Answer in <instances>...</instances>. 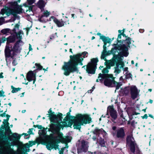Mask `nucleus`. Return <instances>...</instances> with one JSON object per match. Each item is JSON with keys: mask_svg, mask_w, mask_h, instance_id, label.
Returning a JSON list of instances; mask_svg holds the SVG:
<instances>
[{"mask_svg": "<svg viewBox=\"0 0 154 154\" xmlns=\"http://www.w3.org/2000/svg\"><path fill=\"white\" fill-rule=\"evenodd\" d=\"M62 116L61 114L57 115L55 114L50 115L51 121L56 123L51 124L50 125V130L52 132L56 134L54 140L51 139L48 136L46 135V130L45 128H43L39 131V137L36 139V143L46 145L47 148L48 150H51L53 148L55 149H58V145L56 140L58 142L64 140L63 134L60 132L61 128L66 125V123L62 121ZM65 140L66 142H69L70 141V139H68V137L66 138Z\"/></svg>", "mask_w": 154, "mask_h": 154, "instance_id": "1", "label": "nucleus"}, {"mask_svg": "<svg viewBox=\"0 0 154 154\" xmlns=\"http://www.w3.org/2000/svg\"><path fill=\"white\" fill-rule=\"evenodd\" d=\"M88 53L85 51L82 54H78L69 56L70 60L67 62H64L62 69L63 71V74L66 76H69L71 73L79 71L77 66L79 64L83 65L82 61L84 58L87 57Z\"/></svg>", "mask_w": 154, "mask_h": 154, "instance_id": "2", "label": "nucleus"}, {"mask_svg": "<svg viewBox=\"0 0 154 154\" xmlns=\"http://www.w3.org/2000/svg\"><path fill=\"white\" fill-rule=\"evenodd\" d=\"M35 144L34 142L29 141L21 147L18 148L16 151L13 150L10 151L8 149L7 142L3 139V136L0 135V153L1 154H25L29 146Z\"/></svg>", "mask_w": 154, "mask_h": 154, "instance_id": "3", "label": "nucleus"}, {"mask_svg": "<svg viewBox=\"0 0 154 154\" xmlns=\"http://www.w3.org/2000/svg\"><path fill=\"white\" fill-rule=\"evenodd\" d=\"M23 44L22 41L19 40L15 43L13 47L11 45L6 46L5 54L7 65L10 63V59L11 58L13 59L14 55L20 52Z\"/></svg>", "mask_w": 154, "mask_h": 154, "instance_id": "4", "label": "nucleus"}, {"mask_svg": "<svg viewBox=\"0 0 154 154\" xmlns=\"http://www.w3.org/2000/svg\"><path fill=\"white\" fill-rule=\"evenodd\" d=\"M20 0H17L16 2H11L9 3V8H5L1 9L0 13L4 17L9 16L11 14L15 15L24 12L21 6L18 5L17 2H20Z\"/></svg>", "mask_w": 154, "mask_h": 154, "instance_id": "5", "label": "nucleus"}, {"mask_svg": "<svg viewBox=\"0 0 154 154\" xmlns=\"http://www.w3.org/2000/svg\"><path fill=\"white\" fill-rule=\"evenodd\" d=\"M112 45L114 46L113 48L111 51H108V53L110 54L113 55V58L115 60H117L119 61L120 56L122 57H127L128 55V48L125 45H121L118 43L117 44H114Z\"/></svg>", "mask_w": 154, "mask_h": 154, "instance_id": "6", "label": "nucleus"}, {"mask_svg": "<svg viewBox=\"0 0 154 154\" xmlns=\"http://www.w3.org/2000/svg\"><path fill=\"white\" fill-rule=\"evenodd\" d=\"M91 120V118L88 116L77 115L73 120V126L75 128L79 129L83 124L89 123Z\"/></svg>", "mask_w": 154, "mask_h": 154, "instance_id": "7", "label": "nucleus"}, {"mask_svg": "<svg viewBox=\"0 0 154 154\" xmlns=\"http://www.w3.org/2000/svg\"><path fill=\"white\" fill-rule=\"evenodd\" d=\"M114 78L112 75L101 74L100 73L99 75L98 79L96 80L97 82H99V80L101 82H102L104 79V85L107 86L113 87L114 85Z\"/></svg>", "mask_w": 154, "mask_h": 154, "instance_id": "8", "label": "nucleus"}, {"mask_svg": "<svg viewBox=\"0 0 154 154\" xmlns=\"http://www.w3.org/2000/svg\"><path fill=\"white\" fill-rule=\"evenodd\" d=\"M93 133L97 136V143H99L100 145L102 146H105V141L103 138H101L99 135H102L103 136H105L107 134L106 132L102 128L99 129L98 128H96L93 131Z\"/></svg>", "mask_w": 154, "mask_h": 154, "instance_id": "9", "label": "nucleus"}, {"mask_svg": "<svg viewBox=\"0 0 154 154\" xmlns=\"http://www.w3.org/2000/svg\"><path fill=\"white\" fill-rule=\"evenodd\" d=\"M23 34V31L21 30L19 31L17 33L15 32L11 34V35L6 38L7 42L6 45H11L9 44L14 42L15 41L16 38L20 39H21L22 38V35Z\"/></svg>", "mask_w": 154, "mask_h": 154, "instance_id": "10", "label": "nucleus"}, {"mask_svg": "<svg viewBox=\"0 0 154 154\" xmlns=\"http://www.w3.org/2000/svg\"><path fill=\"white\" fill-rule=\"evenodd\" d=\"M98 61L97 58H93L91 60V62L89 63L87 66L86 71L88 73L93 74L95 73Z\"/></svg>", "mask_w": 154, "mask_h": 154, "instance_id": "11", "label": "nucleus"}, {"mask_svg": "<svg viewBox=\"0 0 154 154\" xmlns=\"http://www.w3.org/2000/svg\"><path fill=\"white\" fill-rule=\"evenodd\" d=\"M41 11L42 14L38 19L39 21L43 23H46L49 21V19L48 20L46 18H45L44 17L47 18L51 14L50 12L45 9H42Z\"/></svg>", "mask_w": 154, "mask_h": 154, "instance_id": "12", "label": "nucleus"}, {"mask_svg": "<svg viewBox=\"0 0 154 154\" xmlns=\"http://www.w3.org/2000/svg\"><path fill=\"white\" fill-rule=\"evenodd\" d=\"M88 143L84 140H82L78 146V153L82 152H86L88 150Z\"/></svg>", "mask_w": 154, "mask_h": 154, "instance_id": "13", "label": "nucleus"}, {"mask_svg": "<svg viewBox=\"0 0 154 154\" xmlns=\"http://www.w3.org/2000/svg\"><path fill=\"white\" fill-rule=\"evenodd\" d=\"M109 113L111 117L114 119L115 120L117 118V112L114 109L113 106H109L108 107L106 115H109Z\"/></svg>", "mask_w": 154, "mask_h": 154, "instance_id": "14", "label": "nucleus"}, {"mask_svg": "<svg viewBox=\"0 0 154 154\" xmlns=\"http://www.w3.org/2000/svg\"><path fill=\"white\" fill-rule=\"evenodd\" d=\"M130 90L131 97L132 99L134 100L139 96V91L135 86H131Z\"/></svg>", "mask_w": 154, "mask_h": 154, "instance_id": "15", "label": "nucleus"}, {"mask_svg": "<svg viewBox=\"0 0 154 154\" xmlns=\"http://www.w3.org/2000/svg\"><path fill=\"white\" fill-rule=\"evenodd\" d=\"M112 134L114 137L119 138H123L125 135L124 131L122 128L117 129L115 132H113Z\"/></svg>", "mask_w": 154, "mask_h": 154, "instance_id": "16", "label": "nucleus"}, {"mask_svg": "<svg viewBox=\"0 0 154 154\" xmlns=\"http://www.w3.org/2000/svg\"><path fill=\"white\" fill-rule=\"evenodd\" d=\"M52 20H53L54 23L59 27H62L64 25L65 23L62 20H58L54 16H51L49 18V21H51Z\"/></svg>", "mask_w": 154, "mask_h": 154, "instance_id": "17", "label": "nucleus"}, {"mask_svg": "<svg viewBox=\"0 0 154 154\" xmlns=\"http://www.w3.org/2000/svg\"><path fill=\"white\" fill-rule=\"evenodd\" d=\"M124 64L121 61H119L116 64V66L114 68V73L116 75L120 73L121 71V69L123 68Z\"/></svg>", "mask_w": 154, "mask_h": 154, "instance_id": "18", "label": "nucleus"}, {"mask_svg": "<svg viewBox=\"0 0 154 154\" xmlns=\"http://www.w3.org/2000/svg\"><path fill=\"white\" fill-rule=\"evenodd\" d=\"M26 78L29 82L33 81V84H34L35 81V76L33 72L29 71L27 73Z\"/></svg>", "mask_w": 154, "mask_h": 154, "instance_id": "19", "label": "nucleus"}, {"mask_svg": "<svg viewBox=\"0 0 154 154\" xmlns=\"http://www.w3.org/2000/svg\"><path fill=\"white\" fill-rule=\"evenodd\" d=\"M20 136L17 133H14L9 136V139L10 141H14L15 140L19 139Z\"/></svg>", "mask_w": 154, "mask_h": 154, "instance_id": "20", "label": "nucleus"}, {"mask_svg": "<svg viewBox=\"0 0 154 154\" xmlns=\"http://www.w3.org/2000/svg\"><path fill=\"white\" fill-rule=\"evenodd\" d=\"M100 39H102L103 41L104 44L110 43L112 41L111 39L108 37H106L104 36H100Z\"/></svg>", "mask_w": 154, "mask_h": 154, "instance_id": "21", "label": "nucleus"}, {"mask_svg": "<svg viewBox=\"0 0 154 154\" xmlns=\"http://www.w3.org/2000/svg\"><path fill=\"white\" fill-rule=\"evenodd\" d=\"M37 5L38 8L41 10L42 9H44V8L45 7V2L43 0H40L38 2Z\"/></svg>", "mask_w": 154, "mask_h": 154, "instance_id": "22", "label": "nucleus"}, {"mask_svg": "<svg viewBox=\"0 0 154 154\" xmlns=\"http://www.w3.org/2000/svg\"><path fill=\"white\" fill-rule=\"evenodd\" d=\"M35 0H27V2L23 4V5L26 7H28L34 3Z\"/></svg>", "mask_w": 154, "mask_h": 154, "instance_id": "23", "label": "nucleus"}, {"mask_svg": "<svg viewBox=\"0 0 154 154\" xmlns=\"http://www.w3.org/2000/svg\"><path fill=\"white\" fill-rule=\"evenodd\" d=\"M114 85H113V87H115L116 88V89H118L122 85V82H116L115 81H114Z\"/></svg>", "mask_w": 154, "mask_h": 154, "instance_id": "24", "label": "nucleus"}, {"mask_svg": "<svg viewBox=\"0 0 154 154\" xmlns=\"http://www.w3.org/2000/svg\"><path fill=\"white\" fill-rule=\"evenodd\" d=\"M34 5H32L28 8V10H26V12L28 15H32V8Z\"/></svg>", "mask_w": 154, "mask_h": 154, "instance_id": "25", "label": "nucleus"}, {"mask_svg": "<svg viewBox=\"0 0 154 154\" xmlns=\"http://www.w3.org/2000/svg\"><path fill=\"white\" fill-rule=\"evenodd\" d=\"M125 41V42L126 44V45L123 44L121 45H125V46L127 47L128 49V48L130 47L129 45L131 44V39L129 38H128L126 39Z\"/></svg>", "mask_w": 154, "mask_h": 154, "instance_id": "26", "label": "nucleus"}, {"mask_svg": "<svg viewBox=\"0 0 154 154\" xmlns=\"http://www.w3.org/2000/svg\"><path fill=\"white\" fill-rule=\"evenodd\" d=\"M110 69V66H107L106 67L103 69V70H102V72L103 74H101L109 75L107 73L109 72L108 69Z\"/></svg>", "mask_w": 154, "mask_h": 154, "instance_id": "27", "label": "nucleus"}, {"mask_svg": "<svg viewBox=\"0 0 154 154\" xmlns=\"http://www.w3.org/2000/svg\"><path fill=\"white\" fill-rule=\"evenodd\" d=\"M10 29H5L2 30L1 32L4 34H8V33L10 32Z\"/></svg>", "mask_w": 154, "mask_h": 154, "instance_id": "28", "label": "nucleus"}, {"mask_svg": "<svg viewBox=\"0 0 154 154\" xmlns=\"http://www.w3.org/2000/svg\"><path fill=\"white\" fill-rule=\"evenodd\" d=\"M110 54L108 53V51L107 52H103L101 57V58L102 59H105L106 57L108 55H110Z\"/></svg>", "mask_w": 154, "mask_h": 154, "instance_id": "29", "label": "nucleus"}, {"mask_svg": "<svg viewBox=\"0 0 154 154\" xmlns=\"http://www.w3.org/2000/svg\"><path fill=\"white\" fill-rule=\"evenodd\" d=\"M130 88L129 87H126L123 90L124 94L125 95H128L129 92Z\"/></svg>", "mask_w": 154, "mask_h": 154, "instance_id": "30", "label": "nucleus"}, {"mask_svg": "<svg viewBox=\"0 0 154 154\" xmlns=\"http://www.w3.org/2000/svg\"><path fill=\"white\" fill-rule=\"evenodd\" d=\"M11 88H12V90L11 91V92L12 93L16 92L18 91H20L21 89L20 88H14L13 86H11Z\"/></svg>", "mask_w": 154, "mask_h": 154, "instance_id": "31", "label": "nucleus"}, {"mask_svg": "<svg viewBox=\"0 0 154 154\" xmlns=\"http://www.w3.org/2000/svg\"><path fill=\"white\" fill-rule=\"evenodd\" d=\"M115 64V61L114 60L109 61V62H108V64L107 65V66H110H110H113Z\"/></svg>", "mask_w": 154, "mask_h": 154, "instance_id": "32", "label": "nucleus"}, {"mask_svg": "<svg viewBox=\"0 0 154 154\" xmlns=\"http://www.w3.org/2000/svg\"><path fill=\"white\" fill-rule=\"evenodd\" d=\"M19 26V24H16L15 25V27L13 29V33H14L15 32H16V31L17 29H18Z\"/></svg>", "mask_w": 154, "mask_h": 154, "instance_id": "33", "label": "nucleus"}, {"mask_svg": "<svg viewBox=\"0 0 154 154\" xmlns=\"http://www.w3.org/2000/svg\"><path fill=\"white\" fill-rule=\"evenodd\" d=\"M35 65L37 67V69L41 70L42 69V66H41L38 63H35Z\"/></svg>", "mask_w": 154, "mask_h": 154, "instance_id": "34", "label": "nucleus"}, {"mask_svg": "<svg viewBox=\"0 0 154 154\" xmlns=\"http://www.w3.org/2000/svg\"><path fill=\"white\" fill-rule=\"evenodd\" d=\"M126 75V78L127 79H130L131 78L132 75L130 73H125Z\"/></svg>", "mask_w": 154, "mask_h": 154, "instance_id": "35", "label": "nucleus"}, {"mask_svg": "<svg viewBox=\"0 0 154 154\" xmlns=\"http://www.w3.org/2000/svg\"><path fill=\"white\" fill-rule=\"evenodd\" d=\"M9 123H8V124H7L6 123V124L4 125L6 128V129L7 128V131H9L10 132H11V131L10 130L9 127Z\"/></svg>", "mask_w": 154, "mask_h": 154, "instance_id": "36", "label": "nucleus"}, {"mask_svg": "<svg viewBox=\"0 0 154 154\" xmlns=\"http://www.w3.org/2000/svg\"><path fill=\"white\" fill-rule=\"evenodd\" d=\"M33 131V129L31 128L29 129V131H28V134H29V135L30 136V134H33V133L32 132Z\"/></svg>", "mask_w": 154, "mask_h": 154, "instance_id": "37", "label": "nucleus"}, {"mask_svg": "<svg viewBox=\"0 0 154 154\" xmlns=\"http://www.w3.org/2000/svg\"><path fill=\"white\" fill-rule=\"evenodd\" d=\"M4 19L3 17L0 18V25H2L3 23Z\"/></svg>", "mask_w": 154, "mask_h": 154, "instance_id": "38", "label": "nucleus"}, {"mask_svg": "<svg viewBox=\"0 0 154 154\" xmlns=\"http://www.w3.org/2000/svg\"><path fill=\"white\" fill-rule=\"evenodd\" d=\"M106 44H104V45L103 46V52H108V51H107L106 50Z\"/></svg>", "mask_w": 154, "mask_h": 154, "instance_id": "39", "label": "nucleus"}, {"mask_svg": "<svg viewBox=\"0 0 154 154\" xmlns=\"http://www.w3.org/2000/svg\"><path fill=\"white\" fill-rule=\"evenodd\" d=\"M12 65L14 66H16V65L17 64V61L15 60H13V61L12 62Z\"/></svg>", "mask_w": 154, "mask_h": 154, "instance_id": "40", "label": "nucleus"}, {"mask_svg": "<svg viewBox=\"0 0 154 154\" xmlns=\"http://www.w3.org/2000/svg\"><path fill=\"white\" fill-rule=\"evenodd\" d=\"M23 135H24L25 137H26V136H28V137H26L25 138L26 139H27L29 137V134H27L26 133H23Z\"/></svg>", "mask_w": 154, "mask_h": 154, "instance_id": "41", "label": "nucleus"}, {"mask_svg": "<svg viewBox=\"0 0 154 154\" xmlns=\"http://www.w3.org/2000/svg\"><path fill=\"white\" fill-rule=\"evenodd\" d=\"M89 154H100V153L98 152H89Z\"/></svg>", "mask_w": 154, "mask_h": 154, "instance_id": "42", "label": "nucleus"}, {"mask_svg": "<svg viewBox=\"0 0 154 154\" xmlns=\"http://www.w3.org/2000/svg\"><path fill=\"white\" fill-rule=\"evenodd\" d=\"M8 120H7V119L6 120H5L4 119V121L3 122V123L4 125L6 124V123L7 124H8Z\"/></svg>", "mask_w": 154, "mask_h": 154, "instance_id": "43", "label": "nucleus"}, {"mask_svg": "<svg viewBox=\"0 0 154 154\" xmlns=\"http://www.w3.org/2000/svg\"><path fill=\"white\" fill-rule=\"evenodd\" d=\"M29 51H32V48L31 45L30 44H29Z\"/></svg>", "mask_w": 154, "mask_h": 154, "instance_id": "44", "label": "nucleus"}, {"mask_svg": "<svg viewBox=\"0 0 154 154\" xmlns=\"http://www.w3.org/2000/svg\"><path fill=\"white\" fill-rule=\"evenodd\" d=\"M36 127L39 129H41L42 128V126L40 125H36Z\"/></svg>", "mask_w": 154, "mask_h": 154, "instance_id": "45", "label": "nucleus"}, {"mask_svg": "<svg viewBox=\"0 0 154 154\" xmlns=\"http://www.w3.org/2000/svg\"><path fill=\"white\" fill-rule=\"evenodd\" d=\"M128 67H125L123 69L124 72H127L128 71Z\"/></svg>", "mask_w": 154, "mask_h": 154, "instance_id": "46", "label": "nucleus"}, {"mask_svg": "<svg viewBox=\"0 0 154 154\" xmlns=\"http://www.w3.org/2000/svg\"><path fill=\"white\" fill-rule=\"evenodd\" d=\"M139 32L140 33H142L144 32V30L143 29H139Z\"/></svg>", "mask_w": 154, "mask_h": 154, "instance_id": "47", "label": "nucleus"}, {"mask_svg": "<svg viewBox=\"0 0 154 154\" xmlns=\"http://www.w3.org/2000/svg\"><path fill=\"white\" fill-rule=\"evenodd\" d=\"M3 74V72H1L0 74V78H3L4 76L2 75Z\"/></svg>", "mask_w": 154, "mask_h": 154, "instance_id": "48", "label": "nucleus"}, {"mask_svg": "<svg viewBox=\"0 0 154 154\" xmlns=\"http://www.w3.org/2000/svg\"><path fill=\"white\" fill-rule=\"evenodd\" d=\"M93 91V89H91L90 90H88V93H91Z\"/></svg>", "mask_w": 154, "mask_h": 154, "instance_id": "49", "label": "nucleus"}, {"mask_svg": "<svg viewBox=\"0 0 154 154\" xmlns=\"http://www.w3.org/2000/svg\"><path fill=\"white\" fill-rule=\"evenodd\" d=\"M121 37V34H119L118 35V39H120Z\"/></svg>", "mask_w": 154, "mask_h": 154, "instance_id": "50", "label": "nucleus"}, {"mask_svg": "<svg viewBox=\"0 0 154 154\" xmlns=\"http://www.w3.org/2000/svg\"><path fill=\"white\" fill-rule=\"evenodd\" d=\"M116 126H113L112 127V129H113V130L115 131L116 130Z\"/></svg>", "mask_w": 154, "mask_h": 154, "instance_id": "51", "label": "nucleus"}, {"mask_svg": "<svg viewBox=\"0 0 154 154\" xmlns=\"http://www.w3.org/2000/svg\"><path fill=\"white\" fill-rule=\"evenodd\" d=\"M54 38V35H52L50 37V39H53Z\"/></svg>", "mask_w": 154, "mask_h": 154, "instance_id": "52", "label": "nucleus"}, {"mask_svg": "<svg viewBox=\"0 0 154 154\" xmlns=\"http://www.w3.org/2000/svg\"><path fill=\"white\" fill-rule=\"evenodd\" d=\"M149 102L150 103H152L153 102V101L152 100H151V99H150L149 100Z\"/></svg>", "mask_w": 154, "mask_h": 154, "instance_id": "53", "label": "nucleus"}, {"mask_svg": "<svg viewBox=\"0 0 154 154\" xmlns=\"http://www.w3.org/2000/svg\"><path fill=\"white\" fill-rule=\"evenodd\" d=\"M92 138L94 140H96V139H97V138L95 137H93Z\"/></svg>", "mask_w": 154, "mask_h": 154, "instance_id": "54", "label": "nucleus"}, {"mask_svg": "<svg viewBox=\"0 0 154 154\" xmlns=\"http://www.w3.org/2000/svg\"><path fill=\"white\" fill-rule=\"evenodd\" d=\"M122 79H123V78H122V76H121V77H120V80L122 81V82H123V81H122Z\"/></svg>", "mask_w": 154, "mask_h": 154, "instance_id": "55", "label": "nucleus"}, {"mask_svg": "<svg viewBox=\"0 0 154 154\" xmlns=\"http://www.w3.org/2000/svg\"><path fill=\"white\" fill-rule=\"evenodd\" d=\"M10 117V116H8H8H7V120H8L9 119V118Z\"/></svg>", "mask_w": 154, "mask_h": 154, "instance_id": "56", "label": "nucleus"}, {"mask_svg": "<svg viewBox=\"0 0 154 154\" xmlns=\"http://www.w3.org/2000/svg\"><path fill=\"white\" fill-rule=\"evenodd\" d=\"M131 63L132 64H134V62L133 60H132L131 61Z\"/></svg>", "mask_w": 154, "mask_h": 154, "instance_id": "57", "label": "nucleus"}, {"mask_svg": "<svg viewBox=\"0 0 154 154\" xmlns=\"http://www.w3.org/2000/svg\"><path fill=\"white\" fill-rule=\"evenodd\" d=\"M98 35H100V37L101 36V34L100 33H97Z\"/></svg>", "mask_w": 154, "mask_h": 154, "instance_id": "58", "label": "nucleus"}, {"mask_svg": "<svg viewBox=\"0 0 154 154\" xmlns=\"http://www.w3.org/2000/svg\"><path fill=\"white\" fill-rule=\"evenodd\" d=\"M122 31L121 30H119L118 31V32L119 33H122Z\"/></svg>", "mask_w": 154, "mask_h": 154, "instance_id": "59", "label": "nucleus"}, {"mask_svg": "<svg viewBox=\"0 0 154 154\" xmlns=\"http://www.w3.org/2000/svg\"><path fill=\"white\" fill-rule=\"evenodd\" d=\"M103 68V66H100V67H99V69H102Z\"/></svg>", "mask_w": 154, "mask_h": 154, "instance_id": "60", "label": "nucleus"}, {"mask_svg": "<svg viewBox=\"0 0 154 154\" xmlns=\"http://www.w3.org/2000/svg\"><path fill=\"white\" fill-rule=\"evenodd\" d=\"M72 17H73V18H74V14H72Z\"/></svg>", "mask_w": 154, "mask_h": 154, "instance_id": "61", "label": "nucleus"}, {"mask_svg": "<svg viewBox=\"0 0 154 154\" xmlns=\"http://www.w3.org/2000/svg\"><path fill=\"white\" fill-rule=\"evenodd\" d=\"M69 51L70 52H71L72 53V49H70L69 50Z\"/></svg>", "mask_w": 154, "mask_h": 154, "instance_id": "62", "label": "nucleus"}, {"mask_svg": "<svg viewBox=\"0 0 154 154\" xmlns=\"http://www.w3.org/2000/svg\"><path fill=\"white\" fill-rule=\"evenodd\" d=\"M26 112V110H23L22 111V112L23 113H24Z\"/></svg>", "mask_w": 154, "mask_h": 154, "instance_id": "63", "label": "nucleus"}, {"mask_svg": "<svg viewBox=\"0 0 154 154\" xmlns=\"http://www.w3.org/2000/svg\"><path fill=\"white\" fill-rule=\"evenodd\" d=\"M95 37H94V36H93L92 37V38H91V39L92 40H93L95 38Z\"/></svg>", "mask_w": 154, "mask_h": 154, "instance_id": "64", "label": "nucleus"}]
</instances>
